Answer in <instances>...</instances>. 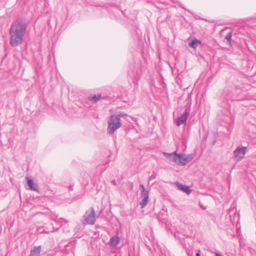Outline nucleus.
<instances>
[{
	"instance_id": "6",
	"label": "nucleus",
	"mask_w": 256,
	"mask_h": 256,
	"mask_svg": "<svg viewBox=\"0 0 256 256\" xmlns=\"http://www.w3.org/2000/svg\"><path fill=\"white\" fill-rule=\"evenodd\" d=\"M246 147L238 146L234 152V157L236 162L242 160L244 156Z\"/></svg>"
},
{
	"instance_id": "13",
	"label": "nucleus",
	"mask_w": 256,
	"mask_h": 256,
	"mask_svg": "<svg viewBox=\"0 0 256 256\" xmlns=\"http://www.w3.org/2000/svg\"><path fill=\"white\" fill-rule=\"evenodd\" d=\"M228 30V32L226 33V36H224V39L226 40L228 43H230L232 33V30H229L228 28H226L225 30L222 31V33Z\"/></svg>"
},
{
	"instance_id": "14",
	"label": "nucleus",
	"mask_w": 256,
	"mask_h": 256,
	"mask_svg": "<svg viewBox=\"0 0 256 256\" xmlns=\"http://www.w3.org/2000/svg\"><path fill=\"white\" fill-rule=\"evenodd\" d=\"M201 44L200 40L198 39L194 38L188 44V45L190 47H191L194 49H196V47L198 46V44Z\"/></svg>"
},
{
	"instance_id": "15",
	"label": "nucleus",
	"mask_w": 256,
	"mask_h": 256,
	"mask_svg": "<svg viewBox=\"0 0 256 256\" xmlns=\"http://www.w3.org/2000/svg\"><path fill=\"white\" fill-rule=\"evenodd\" d=\"M90 100L94 102H96L99 100H100V96H92L90 98Z\"/></svg>"
},
{
	"instance_id": "8",
	"label": "nucleus",
	"mask_w": 256,
	"mask_h": 256,
	"mask_svg": "<svg viewBox=\"0 0 256 256\" xmlns=\"http://www.w3.org/2000/svg\"><path fill=\"white\" fill-rule=\"evenodd\" d=\"M163 154L170 162H174L176 164L177 158V152H176L170 154L163 152Z\"/></svg>"
},
{
	"instance_id": "12",
	"label": "nucleus",
	"mask_w": 256,
	"mask_h": 256,
	"mask_svg": "<svg viewBox=\"0 0 256 256\" xmlns=\"http://www.w3.org/2000/svg\"><path fill=\"white\" fill-rule=\"evenodd\" d=\"M120 242V238L118 236L112 237L110 241V244L112 246H116Z\"/></svg>"
},
{
	"instance_id": "17",
	"label": "nucleus",
	"mask_w": 256,
	"mask_h": 256,
	"mask_svg": "<svg viewBox=\"0 0 256 256\" xmlns=\"http://www.w3.org/2000/svg\"><path fill=\"white\" fill-rule=\"evenodd\" d=\"M196 256H200V250H198V253L196 254Z\"/></svg>"
},
{
	"instance_id": "11",
	"label": "nucleus",
	"mask_w": 256,
	"mask_h": 256,
	"mask_svg": "<svg viewBox=\"0 0 256 256\" xmlns=\"http://www.w3.org/2000/svg\"><path fill=\"white\" fill-rule=\"evenodd\" d=\"M28 179V184L30 186V189L31 190H34V191H38V186L37 185L34 183V182L32 181V180L28 178H27Z\"/></svg>"
},
{
	"instance_id": "2",
	"label": "nucleus",
	"mask_w": 256,
	"mask_h": 256,
	"mask_svg": "<svg viewBox=\"0 0 256 256\" xmlns=\"http://www.w3.org/2000/svg\"><path fill=\"white\" fill-rule=\"evenodd\" d=\"M126 114L121 113L120 114H113L110 116L108 120V132L109 134H114L121 126L120 118Z\"/></svg>"
},
{
	"instance_id": "7",
	"label": "nucleus",
	"mask_w": 256,
	"mask_h": 256,
	"mask_svg": "<svg viewBox=\"0 0 256 256\" xmlns=\"http://www.w3.org/2000/svg\"><path fill=\"white\" fill-rule=\"evenodd\" d=\"M190 107H188L185 109L184 114L176 120V124L177 126H178L186 122L190 114Z\"/></svg>"
},
{
	"instance_id": "10",
	"label": "nucleus",
	"mask_w": 256,
	"mask_h": 256,
	"mask_svg": "<svg viewBox=\"0 0 256 256\" xmlns=\"http://www.w3.org/2000/svg\"><path fill=\"white\" fill-rule=\"evenodd\" d=\"M41 252V246H35L31 250L30 256H40Z\"/></svg>"
},
{
	"instance_id": "9",
	"label": "nucleus",
	"mask_w": 256,
	"mask_h": 256,
	"mask_svg": "<svg viewBox=\"0 0 256 256\" xmlns=\"http://www.w3.org/2000/svg\"><path fill=\"white\" fill-rule=\"evenodd\" d=\"M176 184L179 190L185 192L187 194H190L192 192L191 190L190 189V188L187 186L186 185H183L182 184L177 182L176 183Z\"/></svg>"
},
{
	"instance_id": "4",
	"label": "nucleus",
	"mask_w": 256,
	"mask_h": 256,
	"mask_svg": "<svg viewBox=\"0 0 256 256\" xmlns=\"http://www.w3.org/2000/svg\"><path fill=\"white\" fill-rule=\"evenodd\" d=\"M84 220L87 224H94L96 220V213L94 208H91L87 210L84 216Z\"/></svg>"
},
{
	"instance_id": "3",
	"label": "nucleus",
	"mask_w": 256,
	"mask_h": 256,
	"mask_svg": "<svg viewBox=\"0 0 256 256\" xmlns=\"http://www.w3.org/2000/svg\"><path fill=\"white\" fill-rule=\"evenodd\" d=\"M193 158L194 156L192 154H177L176 164L179 166H185L192 161Z\"/></svg>"
},
{
	"instance_id": "16",
	"label": "nucleus",
	"mask_w": 256,
	"mask_h": 256,
	"mask_svg": "<svg viewBox=\"0 0 256 256\" xmlns=\"http://www.w3.org/2000/svg\"><path fill=\"white\" fill-rule=\"evenodd\" d=\"M156 174L155 173H153L150 177L149 180H154L156 178Z\"/></svg>"
},
{
	"instance_id": "5",
	"label": "nucleus",
	"mask_w": 256,
	"mask_h": 256,
	"mask_svg": "<svg viewBox=\"0 0 256 256\" xmlns=\"http://www.w3.org/2000/svg\"><path fill=\"white\" fill-rule=\"evenodd\" d=\"M140 188L141 189V198L142 201L140 202L141 208H144L148 202V191L146 189L142 184H140Z\"/></svg>"
},
{
	"instance_id": "1",
	"label": "nucleus",
	"mask_w": 256,
	"mask_h": 256,
	"mask_svg": "<svg viewBox=\"0 0 256 256\" xmlns=\"http://www.w3.org/2000/svg\"><path fill=\"white\" fill-rule=\"evenodd\" d=\"M28 24V22L24 19L12 22L10 30V44L12 46H17L22 43Z\"/></svg>"
}]
</instances>
